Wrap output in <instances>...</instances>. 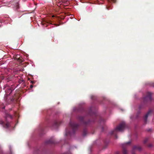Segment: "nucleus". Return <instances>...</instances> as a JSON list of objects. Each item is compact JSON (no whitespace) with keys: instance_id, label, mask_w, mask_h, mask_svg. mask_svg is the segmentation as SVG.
I'll return each mask as SVG.
<instances>
[{"instance_id":"f8f14e48","label":"nucleus","mask_w":154,"mask_h":154,"mask_svg":"<svg viewBox=\"0 0 154 154\" xmlns=\"http://www.w3.org/2000/svg\"><path fill=\"white\" fill-rule=\"evenodd\" d=\"M46 144H55V142L52 139H51L46 142Z\"/></svg>"},{"instance_id":"bb28decb","label":"nucleus","mask_w":154,"mask_h":154,"mask_svg":"<svg viewBox=\"0 0 154 154\" xmlns=\"http://www.w3.org/2000/svg\"><path fill=\"white\" fill-rule=\"evenodd\" d=\"M116 154H119V152H117L116 153Z\"/></svg>"},{"instance_id":"5701e85b","label":"nucleus","mask_w":154,"mask_h":154,"mask_svg":"<svg viewBox=\"0 0 154 154\" xmlns=\"http://www.w3.org/2000/svg\"><path fill=\"white\" fill-rule=\"evenodd\" d=\"M41 23L42 25H45V24H46L45 23H43L42 22H41Z\"/></svg>"},{"instance_id":"ddd939ff","label":"nucleus","mask_w":154,"mask_h":154,"mask_svg":"<svg viewBox=\"0 0 154 154\" xmlns=\"http://www.w3.org/2000/svg\"><path fill=\"white\" fill-rule=\"evenodd\" d=\"M5 117L6 119L7 118H10L11 119H12L13 118L12 116L8 113H6L5 114Z\"/></svg>"},{"instance_id":"f257e3e1","label":"nucleus","mask_w":154,"mask_h":154,"mask_svg":"<svg viewBox=\"0 0 154 154\" xmlns=\"http://www.w3.org/2000/svg\"><path fill=\"white\" fill-rule=\"evenodd\" d=\"M69 125V127L67 128L66 131V135L68 137H71L74 134L78 126V124L71 121L70 122Z\"/></svg>"},{"instance_id":"a878e982","label":"nucleus","mask_w":154,"mask_h":154,"mask_svg":"<svg viewBox=\"0 0 154 154\" xmlns=\"http://www.w3.org/2000/svg\"><path fill=\"white\" fill-rule=\"evenodd\" d=\"M10 151L11 154H12V153L11 150V148H10Z\"/></svg>"},{"instance_id":"412c9836","label":"nucleus","mask_w":154,"mask_h":154,"mask_svg":"<svg viewBox=\"0 0 154 154\" xmlns=\"http://www.w3.org/2000/svg\"><path fill=\"white\" fill-rule=\"evenodd\" d=\"M143 106L142 105H140L139 107V109H141L143 107Z\"/></svg>"},{"instance_id":"c756f323","label":"nucleus","mask_w":154,"mask_h":154,"mask_svg":"<svg viewBox=\"0 0 154 154\" xmlns=\"http://www.w3.org/2000/svg\"><path fill=\"white\" fill-rule=\"evenodd\" d=\"M102 130H103V128H102Z\"/></svg>"},{"instance_id":"6ab92c4d","label":"nucleus","mask_w":154,"mask_h":154,"mask_svg":"<svg viewBox=\"0 0 154 154\" xmlns=\"http://www.w3.org/2000/svg\"><path fill=\"white\" fill-rule=\"evenodd\" d=\"M40 134L39 133V136L40 135H42V134H45V133H44V132H43V130H40Z\"/></svg>"},{"instance_id":"4be33fe9","label":"nucleus","mask_w":154,"mask_h":154,"mask_svg":"<svg viewBox=\"0 0 154 154\" xmlns=\"http://www.w3.org/2000/svg\"><path fill=\"white\" fill-rule=\"evenodd\" d=\"M23 82V81L22 80H20L19 81V82L20 83H22V82Z\"/></svg>"},{"instance_id":"f3484780","label":"nucleus","mask_w":154,"mask_h":154,"mask_svg":"<svg viewBox=\"0 0 154 154\" xmlns=\"http://www.w3.org/2000/svg\"><path fill=\"white\" fill-rule=\"evenodd\" d=\"M17 60L20 62V63H22L23 62V60H22L21 57H19L17 58Z\"/></svg>"},{"instance_id":"f03ea898","label":"nucleus","mask_w":154,"mask_h":154,"mask_svg":"<svg viewBox=\"0 0 154 154\" xmlns=\"http://www.w3.org/2000/svg\"><path fill=\"white\" fill-rule=\"evenodd\" d=\"M20 95L18 91H16L13 97H10L9 98L5 97V101L8 104H10L17 101L19 98Z\"/></svg>"},{"instance_id":"9b49d317","label":"nucleus","mask_w":154,"mask_h":154,"mask_svg":"<svg viewBox=\"0 0 154 154\" xmlns=\"http://www.w3.org/2000/svg\"><path fill=\"white\" fill-rule=\"evenodd\" d=\"M14 90V89H12L10 87H8L7 88V89L6 90V93H9L8 95H10V94Z\"/></svg>"},{"instance_id":"20e7f679","label":"nucleus","mask_w":154,"mask_h":154,"mask_svg":"<svg viewBox=\"0 0 154 154\" xmlns=\"http://www.w3.org/2000/svg\"><path fill=\"white\" fill-rule=\"evenodd\" d=\"M152 100L151 94L150 92H148L146 96L143 98V102L144 104H146L150 103Z\"/></svg>"},{"instance_id":"c85d7f7f","label":"nucleus","mask_w":154,"mask_h":154,"mask_svg":"<svg viewBox=\"0 0 154 154\" xmlns=\"http://www.w3.org/2000/svg\"><path fill=\"white\" fill-rule=\"evenodd\" d=\"M146 141H145V142H145V143H146Z\"/></svg>"},{"instance_id":"a211bd4d","label":"nucleus","mask_w":154,"mask_h":154,"mask_svg":"<svg viewBox=\"0 0 154 154\" xmlns=\"http://www.w3.org/2000/svg\"><path fill=\"white\" fill-rule=\"evenodd\" d=\"M108 2L109 3H111V2L113 3H115L116 2V0H111V1L110 0H108Z\"/></svg>"},{"instance_id":"7c9ffc66","label":"nucleus","mask_w":154,"mask_h":154,"mask_svg":"<svg viewBox=\"0 0 154 154\" xmlns=\"http://www.w3.org/2000/svg\"><path fill=\"white\" fill-rule=\"evenodd\" d=\"M52 17H54V15H53V16H52Z\"/></svg>"},{"instance_id":"9d476101","label":"nucleus","mask_w":154,"mask_h":154,"mask_svg":"<svg viewBox=\"0 0 154 154\" xmlns=\"http://www.w3.org/2000/svg\"><path fill=\"white\" fill-rule=\"evenodd\" d=\"M151 111L149 110L145 116L143 118V119L144 122L145 124H146L147 123V120L148 116H149V115L151 113Z\"/></svg>"},{"instance_id":"aec40b11","label":"nucleus","mask_w":154,"mask_h":154,"mask_svg":"<svg viewBox=\"0 0 154 154\" xmlns=\"http://www.w3.org/2000/svg\"><path fill=\"white\" fill-rule=\"evenodd\" d=\"M26 86V84L23 82L22 84V87L23 88H24V87Z\"/></svg>"},{"instance_id":"2f4dec72","label":"nucleus","mask_w":154,"mask_h":154,"mask_svg":"<svg viewBox=\"0 0 154 154\" xmlns=\"http://www.w3.org/2000/svg\"><path fill=\"white\" fill-rule=\"evenodd\" d=\"M138 113L139 114V113H139V112H138Z\"/></svg>"},{"instance_id":"6e6552de","label":"nucleus","mask_w":154,"mask_h":154,"mask_svg":"<svg viewBox=\"0 0 154 154\" xmlns=\"http://www.w3.org/2000/svg\"><path fill=\"white\" fill-rule=\"evenodd\" d=\"M131 143L130 141H129L128 142H127L125 144H124L123 146L122 147L123 149V154H127L128 151H127L125 149V146L130 145Z\"/></svg>"},{"instance_id":"7ed1b4c3","label":"nucleus","mask_w":154,"mask_h":154,"mask_svg":"<svg viewBox=\"0 0 154 154\" xmlns=\"http://www.w3.org/2000/svg\"><path fill=\"white\" fill-rule=\"evenodd\" d=\"M125 126V124L124 122L121 123L115 129L110 132L111 135H116V132L118 131H122L124 130Z\"/></svg>"},{"instance_id":"cd10ccee","label":"nucleus","mask_w":154,"mask_h":154,"mask_svg":"<svg viewBox=\"0 0 154 154\" xmlns=\"http://www.w3.org/2000/svg\"><path fill=\"white\" fill-rule=\"evenodd\" d=\"M31 83H34V82L32 81H31Z\"/></svg>"},{"instance_id":"4468645a","label":"nucleus","mask_w":154,"mask_h":154,"mask_svg":"<svg viewBox=\"0 0 154 154\" xmlns=\"http://www.w3.org/2000/svg\"><path fill=\"white\" fill-rule=\"evenodd\" d=\"M87 130L86 129V128H85V129H84L83 130V136H85L87 134Z\"/></svg>"},{"instance_id":"2eb2a0df","label":"nucleus","mask_w":154,"mask_h":154,"mask_svg":"<svg viewBox=\"0 0 154 154\" xmlns=\"http://www.w3.org/2000/svg\"><path fill=\"white\" fill-rule=\"evenodd\" d=\"M61 123L60 122H57L55 121L54 122V125L56 127H58V125Z\"/></svg>"},{"instance_id":"0eeeda50","label":"nucleus","mask_w":154,"mask_h":154,"mask_svg":"<svg viewBox=\"0 0 154 154\" xmlns=\"http://www.w3.org/2000/svg\"><path fill=\"white\" fill-rule=\"evenodd\" d=\"M136 150L140 152L142 150V148L139 145L134 146L132 148V154H135L134 152Z\"/></svg>"},{"instance_id":"1a4fd4ad","label":"nucleus","mask_w":154,"mask_h":154,"mask_svg":"<svg viewBox=\"0 0 154 154\" xmlns=\"http://www.w3.org/2000/svg\"><path fill=\"white\" fill-rule=\"evenodd\" d=\"M0 124L2 125L5 128H8L10 125V124L9 122H7L5 123L2 121H0Z\"/></svg>"},{"instance_id":"39448f33","label":"nucleus","mask_w":154,"mask_h":154,"mask_svg":"<svg viewBox=\"0 0 154 154\" xmlns=\"http://www.w3.org/2000/svg\"><path fill=\"white\" fill-rule=\"evenodd\" d=\"M77 119L80 122L85 126L88 125L90 122V120H88L87 122L85 121L84 117L81 116H79L77 117Z\"/></svg>"},{"instance_id":"b1692460","label":"nucleus","mask_w":154,"mask_h":154,"mask_svg":"<svg viewBox=\"0 0 154 154\" xmlns=\"http://www.w3.org/2000/svg\"><path fill=\"white\" fill-rule=\"evenodd\" d=\"M151 129H149L148 130V132H149V131H151Z\"/></svg>"},{"instance_id":"393cba45","label":"nucleus","mask_w":154,"mask_h":154,"mask_svg":"<svg viewBox=\"0 0 154 154\" xmlns=\"http://www.w3.org/2000/svg\"><path fill=\"white\" fill-rule=\"evenodd\" d=\"M30 87L31 88H32L33 87V86L32 85H30Z\"/></svg>"},{"instance_id":"423d86ee","label":"nucleus","mask_w":154,"mask_h":154,"mask_svg":"<svg viewBox=\"0 0 154 154\" xmlns=\"http://www.w3.org/2000/svg\"><path fill=\"white\" fill-rule=\"evenodd\" d=\"M19 0H14L11 2L14 9L17 10L19 8Z\"/></svg>"},{"instance_id":"dca6fc26","label":"nucleus","mask_w":154,"mask_h":154,"mask_svg":"<svg viewBox=\"0 0 154 154\" xmlns=\"http://www.w3.org/2000/svg\"><path fill=\"white\" fill-rule=\"evenodd\" d=\"M33 154H38V148L34 149Z\"/></svg>"}]
</instances>
